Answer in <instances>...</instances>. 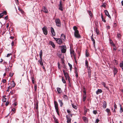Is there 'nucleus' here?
<instances>
[{
  "instance_id": "1",
  "label": "nucleus",
  "mask_w": 123,
  "mask_h": 123,
  "mask_svg": "<svg viewBox=\"0 0 123 123\" xmlns=\"http://www.w3.org/2000/svg\"><path fill=\"white\" fill-rule=\"evenodd\" d=\"M74 30V35L75 37L76 38H80L81 37V36L79 34V32L77 30V28L76 26H74L73 27Z\"/></svg>"
},
{
  "instance_id": "2",
  "label": "nucleus",
  "mask_w": 123,
  "mask_h": 123,
  "mask_svg": "<svg viewBox=\"0 0 123 123\" xmlns=\"http://www.w3.org/2000/svg\"><path fill=\"white\" fill-rule=\"evenodd\" d=\"M54 104L55 105V107L56 111V112L57 114L59 116L60 114L59 111V108L58 107V105L57 102L55 101H54Z\"/></svg>"
},
{
  "instance_id": "3",
  "label": "nucleus",
  "mask_w": 123,
  "mask_h": 123,
  "mask_svg": "<svg viewBox=\"0 0 123 123\" xmlns=\"http://www.w3.org/2000/svg\"><path fill=\"white\" fill-rule=\"evenodd\" d=\"M55 21L56 23V25L58 27H60L61 26V23L60 19L59 18L56 19L55 20Z\"/></svg>"
},
{
  "instance_id": "4",
  "label": "nucleus",
  "mask_w": 123,
  "mask_h": 123,
  "mask_svg": "<svg viewBox=\"0 0 123 123\" xmlns=\"http://www.w3.org/2000/svg\"><path fill=\"white\" fill-rule=\"evenodd\" d=\"M42 30L44 34L45 35H46L48 34V31L47 27L45 26L42 28Z\"/></svg>"
},
{
  "instance_id": "5",
  "label": "nucleus",
  "mask_w": 123,
  "mask_h": 123,
  "mask_svg": "<svg viewBox=\"0 0 123 123\" xmlns=\"http://www.w3.org/2000/svg\"><path fill=\"white\" fill-rule=\"evenodd\" d=\"M61 50L62 52L63 53H65L66 50V48L65 46L63 45L61 46Z\"/></svg>"
},
{
  "instance_id": "6",
  "label": "nucleus",
  "mask_w": 123,
  "mask_h": 123,
  "mask_svg": "<svg viewBox=\"0 0 123 123\" xmlns=\"http://www.w3.org/2000/svg\"><path fill=\"white\" fill-rule=\"evenodd\" d=\"M62 71L66 80L68 79V80H69V77L68 73L67 72H65L64 70H63Z\"/></svg>"
},
{
  "instance_id": "7",
  "label": "nucleus",
  "mask_w": 123,
  "mask_h": 123,
  "mask_svg": "<svg viewBox=\"0 0 123 123\" xmlns=\"http://www.w3.org/2000/svg\"><path fill=\"white\" fill-rule=\"evenodd\" d=\"M70 54L71 55H73L74 58L75 60V62H77V61L76 59V57L74 53V52L73 50H71L70 51Z\"/></svg>"
},
{
  "instance_id": "8",
  "label": "nucleus",
  "mask_w": 123,
  "mask_h": 123,
  "mask_svg": "<svg viewBox=\"0 0 123 123\" xmlns=\"http://www.w3.org/2000/svg\"><path fill=\"white\" fill-rule=\"evenodd\" d=\"M54 39H55L56 41L57 42V43H58L60 44L62 43V41L61 39L55 38V37H54Z\"/></svg>"
},
{
  "instance_id": "9",
  "label": "nucleus",
  "mask_w": 123,
  "mask_h": 123,
  "mask_svg": "<svg viewBox=\"0 0 123 123\" xmlns=\"http://www.w3.org/2000/svg\"><path fill=\"white\" fill-rule=\"evenodd\" d=\"M43 52L42 50H41L40 51L39 55L40 59L39 60L38 62H42V56Z\"/></svg>"
},
{
  "instance_id": "10",
  "label": "nucleus",
  "mask_w": 123,
  "mask_h": 123,
  "mask_svg": "<svg viewBox=\"0 0 123 123\" xmlns=\"http://www.w3.org/2000/svg\"><path fill=\"white\" fill-rule=\"evenodd\" d=\"M66 118L67 120V123H71V118L70 117L68 116H66Z\"/></svg>"
},
{
  "instance_id": "11",
  "label": "nucleus",
  "mask_w": 123,
  "mask_h": 123,
  "mask_svg": "<svg viewBox=\"0 0 123 123\" xmlns=\"http://www.w3.org/2000/svg\"><path fill=\"white\" fill-rule=\"evenodd\" d=\"M106 111L107 113L108 116H109L111 115V112L110 109L108 108H107L106 110Z\"/></svg>"
},
{
  "instance_id": "12",
  "label": "nucleus",
  "mask_w": 123,
  "mask_h": 123,
  "mask_svg": "<svg viewBox=\"0 0 123 123\" xmlns=\"http://www.w3.org/2000/svg\"><path fill=\"white\" fill-rule=\"evenodd\" d=\"M83 120L86 123H87L88 119L86 117H82Z\"/></svg>"
},
{
  "instance_id": "13",
  "label": "nucleus",
  "mask_w": 123,
  "mask_h": 123,
  "mask_svg": "<svg viewBox=\"0 0 123 123\" xmlns=\"http://www.w3.org/2000/svg\"><path fill=\"white\" fill-rule=\"evenodd\" d=\"M107 106V104L106 102L105 101H104L103 103V107L105 109L106 108Z\"/></svg>"
},
{
  "instance_id": "14",
  "label": "nucleus",
  "mask_w": 123,
  "mask_h": 123,
  "mask_svg": "<svg viewBox=\"0 0 123 123\" xmlns=\"http://www.w3.org/2000/svg\"><path fill=\"white\" fill-rule=\"evenodd\" d=\"M105 15L108 16L109 18H111V16L109 14L108 12V11L107 10H105Z\"/></svg>"
},
{
  "instance_id": "15",
  "label": "nucleus",
  "mask_w": 123,
  "mask_h": 123,
  "mask_svg": "<svg viewBox=\"0 0 123 123\" xmlns=\"http://www.w3.org/2000/svg\"><path fill=\"white\" fill-rule=\"evenodd\" d=\"M51 32L52 34L54 36H55V34L54 29L52 27L51 28Z\"/></svg>"
},
{
  "instance_id": "16",
  "label": "nucleus",
  "mask_w": 123,
  "mask_h": 123,
  "mask_svg": "<svg viewBox=\"0 0 123 123\" xmlns=\"http://www.w3.org/2000/svg\"><path fill=\"white\" fill-rule=\"evenodd\" d=\"M58 6L59 7V9L61 11H62L63 10L62 8V4L61 3V1L60 2V4Z\"/></svg>"
},
{
  "instance_id": "17",
  "label": "nucleus",
  "mask_w": 123,
  "mask_h": 123,
  "mask_svg": "<svg viewBox=\"0 0 123 123\" xmlns=\"http://www.w3.org/2000/svg\"><path fill=\"white\" fill-rule=\"evenodd\" d=\"M61 38L63 40H65V38L66 37L64 34H62L61 35Z\"/></svg>"
},
{
  "instance_id": "18",
  "label": "nucleus",
  "mask_w": 123,
  "mask_h": 123,
  "mask_svg": "<svg viewBox=\"0 0 123 123\" xmlns=\"http://www.w3.org/2000/svg\"><path fill=\"white\" fill-rule=\"evenodd\" d=\"M43 11L44 12L47 13L48 12V11L47 9L45 7H44L43 8Z\"/></svg>"
},
{
  "instance_id": "19",
  "label": "nucleus",
  "mask_w": 123,
  "mask_h": 123,
  "mask_svg": "<svg viewBox=\"0 0 123 123\" xmlns=\"http://www.w3.org/2000/svg\"><path fill=\"white\" fill-rule=\"evenodd\" d=\"M91 37V40L92 41L93 45H94V46L95 47V42L94 39L93 38V35H92V36Z\"/></svg>"
},
{
  "instance_id": "20",
  "label": "nucleus",
  "mask_w": 123,
  "mask_h": 123,
  "mask_svg": "<svg viewBox=\"0 0 123 123\" xmlns=\"http://www.w3.org/2000/svg\"><path fill=\"white\" fill-rule=\"evenodd\" d=\"M57 90L58 93H60L62 92V90L60 88L57 87Z\"/></svg>"
},
{
  "instance_id": "21",
  "label": "nucleus",
  "mask_w": 123,
  "mask_h": 123,
  "mask_svg": "<svg viewBox=\"0 0 123 123\" xmlns=\"http://www.w3.org/2000/svg\"><path fill=\"white\" fill-rule=\"evenodd\" d=\"M75 73L76 74V77H77L78 76V72L77 71V68H75Z\"/></svg>"
},
{
  "instance_id": "22",
  "label": "nucleus",
  "mask_w": 123,
  "mask_h": 123,
  "mask_svg": "<svg viewBox=\"0 0 123 123\" xmlns=\"http://www.w3.org/2000/svg\"><path fill=\"white\" fill-rule=\"evenodd\" d=\"M102 92V91L101 89H98L96 92V93L97 94H99L101 93Z\"/></svg>"
},
{
  "instance_id": "23",
  "label": "nucleus",
  "mask_w": 123,
  "mask_h": 123,
  "mask_svg": "<svg viewBox=\"0 0 123 123\" xmlns=\"http://www.w3.org/2000/svg\"><path fill=\"white\" fill-rule=\"evenodd\" d=\"M58 102L60 104V106L61 107H62L63 105V103L62 102V101L61 100L59 99Z\"/></svg>"
},
{
  "instance_id": "24",
  "label": "nucleus",
  "mask_w": 123,
  "mask_h": 123,
  "mask_svg": "<svg viewBox=\"0 0 123 123\" xmlns=\"http://www.w3.org/2000/svg\"><path fill=\"white\" fill-rule=\"evenodd\" d=\"M11 87H12V88L14 87L15 85V83L14 81H13L12 83H11Z\"/></svg>"
},
{
  "instance_id": "25",
  "label": "nucleus",
  "mask_w": 123,
  "mask_h": 123,
  "mask_svg": "<svg viewBox=\"0 0 123 123\" xmlns=\"http://www.w3.org/2000/svg\"><path fill=\"white\" fill-rule=\"evenodd\" d=\"M114 110H113V112H116L115 110L116 109H117V105H116V104L115 103H114Z\"/></svg>"
},
{
  "instance_id": "26",
  "label": "nucleus",
  "mask_w": 123,
  "mask_h": 123,
  "mask_svg": "<svg viewBox=\"0 0 123 123\" xmlns=\"http://www.w3.org/2000/svg\"><path fill=\"white\" fill-rule=\"evenodd\" d=\"M117 70L116 68H115L114 70V75L117 74Z\"/></svg>"
},
{
  "instance_id": "27",
  "label": "nucleus",
  "mask_w": 123,
  "mask_h": 123,
  "mask_svg": "<svg viewBox=\"0 0 123 123\" xmlns=\"http://www.w3.org/2000/svg\"><path fill=\"white\" fill-rule=\"evenodd\" d=\"M88 13H89V15L91 17H92V12H91L90 11H88Z\"/></svg>"
},
{
  "instance_id": "28",
  "label": "nucleus",
  "mask_w": 123,
  "mask_h": 123,
  "mask_svg": "<svg viewBox=\"0 0 123 123\" xmlns=\"http://www.w3.org/2000/svg\"><path fill=\"white\" fill-rule=\"evenodd\" d=\"M62 66L63 67V68L64 69H66V65L64 63V62H62Z\"/></svg>"
},
{
  "instance_id": "29",
  "label": "nucleus",
  "mask_w": 123,
  "mask_h": 123,
  "mask_svg": "<svg viewBox=\"0 0 123 123\" xmlns=\"http://www.w3.org/2000/svg\"><path fill=\"white\" fill-rule=\"evenodd\" d=\"M95 31L97 35L99 34V32L97 28H96L95 29Z\"/></svg>"
},
{
  "instance_id": "30",
  "label": "nucleus",
  "mask_w": 123,
  "mask_h": 123,
  "mask_svg": "<svg viewBox=\"0 0 123 123\" xmlns=\"http://www.w3.org/2000/svg\"><path fill=\"white\" fill-rule=\"evenodd\" d=\"M103 85L104 87H105V88L107 89L108 88V87H107L106 86V84L104 82H102L101 83Z\"/></svg>"
},
{
  "instance_id": "31",
  "label": "nucleus",
  "mask_w": 123,
  "mask_h": 123,
  "mask_svg": "<svg viewBox=\"0 0 123 123\" xmlns=\"http://www.w3.org/2000/svg\"><path fill=\"white\" fill-rule=\"evenodd\" d=\"M38 102L37 101L36 102V105H35L36 108L37 109L38 108Z\"/></svg>"
},
{
  "instance_id": "32",
  "label": "nucleus",
  "mask_w": 123,
  "mask_h": 123,
  "mask_svg": "<svg viewBox=\"0 0 123 123\" xmlns=\"http://www.w3.org/2000/svg\"><path fill=\"white\" fill-rule=\"evenodd\" d=\"M101 18L102 19V21H103L104 22H106V20L104 19V18H103V16L102 15V14L101 13Z\"/></svg>"
},
{
  "instance_id": "33",
  "label": "nucleus",
  "mask_w": 123,
  "mask_h": 123,
  "mask_svg": "<svg viewBox=\"0 0 123 123\" xmlns=\"http://www.w3.org/2000/svg\"><path fill=\"white\" fill-rule=\"evenodd\" d=\"M72 107L75 109H77V107L76 105H74V104H72Z\"/></svg>"
},
{
  "instance_id": "34",
  "label": "nucleus",
  "mask_w": 123,
  "mask_h": 123,
  "mask_svg": "<svg viewBox=\"0 0 123 123\" xmlns=\"http://www.w3.org/2000/svg\"><path fill=\"white\" fill-rule=\"evenodd\" d=\"M63 97L64 99L66 100H67L68 98V97L65 95H64Z\"/></svg>"
},
{
  "instance_id": "35",
  "label": "nucleus",
  "mask_w": 123,
  "mask_h": 123,
  "mask_svg": "<svg viewBox=\"0 0 123 123\" xmlns=\"http://www.w3.org/2000/svg\"><path fill=\"white\" fill-rule=\"evenodd\" d=\"M120 67L122 68L123 70V62L120 64Z\"/></svg>"
},
{
  "instance_id": "36",
  "label": "nucleus",
  "mask_w": 123,
  "mask_h": 123,
  "mask_svg": "<svg viewBox=\"0 0 123 123\" xmlns=\"http://www.w3.org/2000/svg\"><path fill=\"white\" fill-rule=\"evenodd\" d=\"M86 98V95H83V100L84 101H85Z\"/></svg>"
},
{
  "instance_id": "37",
  "label": "nucleus",
  "mask_w": 123,
  "mask_h": 123,
  "mask_svg": "<svg viewBox=\"0 0 123 123\" xmlns=\"http://www.w3.org/2000/svg\"><path fill=\"white\" fill-rule=\"evenodd\" d=\"M120 113H122L123 112V109L122 107H121V105H120Z\"/></svg>"
},
{
  "instance_id": "38",
  "label": "nucleus",
  "mask_w": 123,
  "mask_h": 123,
  "mask_svg": "<svg viewBox=\"0 0 123 123\" xmlns=\"http://www.w3.org/2000/svg\"><path fill=\"white\" fill-rule=\"evenodd\" d=\"M50 43H51V45L52 46L53 48L55 47V45L51 41V42H50Z\"/></svg>"
},
{
  "instance_id": "39",
  "label": "nucleus",
  "mask_w": 123,
  "mask_h": 123,
  "mask_svg": "<svg viewBox=\"0 0 123 123\" xmlns=\"http://www.w3.org/2000/svg\"><path fill=\"white\" fill-rule=\"evenodd\" d=\"M62 82L64 83L65 84L66 83V81H65V80H64V78L63 77H62Z\"/></svg>"
},
{
  "instance_id": "40",
  "label": "nucleus",
  "mask_w": 123,
  "mask_h": 123,
  "mask_svg": "<svg viewBox=\"0 0 123 123\" xmlns=\"http://www.w3.org/2000/svg\"><path fill=\"white\" fill-rule=\"evenodd\" d=\"M84 110V115H85V116L86 115V113H87V110Z\"/></svg>"
},
{
  "instance_id": "41",
  "label": "nucleus",
  "mask_w": 123,
  "mask_h": 123,
  "mask_svg": "<svg viewBox=\"0 0 123 123\" xmlns=\"http://www.w3.org/2000/svg\"><path fill=\"white\" fill-rule=\"evenodd\" d=\"M117 37L118 38H119L121 37V34L120 33H118L117 34Z\"/></svg>"
},
{
  "instance_id": "42",
  "label": "nucleus",
  "mask_w": 123,
  "mask_h": 123,
  "mask_svg": "<svg viewBox=\"0 0 123 123\" xmlns=\"http://www.w3.org/2000/svg\"><path fill=\"white\" fill-rule=\"evenodd\" d=\"M88 73L89 77H90L91 74V71H88Z\"/></svg>"
},
{
  "instance_id": "43",
  "label": "nucleus",
  "mask_w": 123,
  "mask_h": 123,
  "mask_svg": "<svg viewBox=\"0 0 123 123\" xmlns=\"http://www.w3.org/2000/svg\"><path fill=\"white\" fill-rule=\"evenodd\" d=\"M68 64L69 65V67H70V71H71V69H72V65L71 64H70L69 63H68Z\"/></svg>"
},
{
  "instance_id": "44",
  "label": "nucleus",
  "mask_w": 123,
  "mask_h": 123,
  "mask_svg": "<svg viewBox=\"0 0 123 123\" xmlns=\"http://www.w3.org/2000/svg\"><path fill=\"white\" fill-rule=\"evenodd\" d=\"M93 113L95 115H96L97 113V112L96 110H94L93 111Z\"/></svg>"
},
{
  "instance_id": "45",
  "label": "nucleus",
  "mask_w": 123,
  "mask_h": 123,
  "mask_svg": "<svg viewBox=\"0 0 123 123\" xmlns=\"http://www.w3.org/2000/svg\"><path fill=\"white\" fill-rule=\"evenodd\" d=\"M34 90L35 91H36L37 90V85H35L34 86Z\"/></svg>"
},
{
  "instance_id": "46",
  "label": "nucleus",
  "mask_w": 123,
  "mask_h": 123,
  "mask_svg": "<svg viewBox=\"0 0 123 123\" xmlns=\"http://www.w3.org/2000/svg\"><path fill=\"white\" fill-rule=\"evenodd\" d=\"M99 121V119L98 118V119H96L95 121V123H98V122Z\"/></svg>"
},
{
  "instance_id": "47",
  "label": "nucleus",
  "mask_w": 123,
  "mask_h": 123,
  "mask_svg": "<svg viewBox=\"0 0 123 123\" xmlns=\"http://www.w3.org/2000/svg\"><path fill=\"white\" fill-rule=\"evenodd\" d=\"M58 68L59 69H60L61 68L60 67V64L59 63V62H58Z\"/></svg>"
},
{
  "instance_id": "48",
  "label": "nucleus",
  "mask_w": 123,
  "mask_h": 123,
  "mask_svg": "<svg viewBox=\"0 0 123 123\" xmlns=\"http://www.w3.org/2000/svg\"><path fill=\"white\" fill-rule=\"evenodd\" d=\"M87 68L88 69V71H91V68L90 67H87Z\"/></svg>"
},
{
  "instance_id": "49",
  "label": "nucleus",
  "mask_w": 123,
  "mask_h": 123,
  "mask_svg": "<svg viewBox=\"0 0 123 123\" xmlns=\"http://www.w3.org/2000/svg\"><path fill=\"white\" fill-rule=\"evenodd\" d=\"M12 55V54L11 53L8 54L7 55V57H8L10 56L11 55Z\"/></svg>"
},
{
  "instance_id": "50",
  "label": "nucleus",
  "mask_w": 123,
  "mask_h": 123,
  "mask_svg": "<svg viewBox=\"0 0 123 123\" xmlns=\"http://www.w3.org/2000/svg\"><path fill=\"white\" fill-rule=\"evenodd\" d=\"M9 103V102L8 101H7L6 102V106H7L8 105Z\"/></svg>"
},
{
  "instance_id": "51",
  "label": "nucleus",
  "mask_w": 123,
  "mask_h": 123,
  "mask_svg": "<svg viewBox=\"0 0 123 123\" xmlns=\"http://www.w3.org/2000/svg\"><path fill=\"white\" fill-rule=\"evenodd\" d=\"M55 123H59L57 119H55L54 120Z\"/></svg>"
},
{
  "instance_id": "52",
  "label": "nucleus",
  "mask_w": 123,
  "mask_h": 123,
  "mask_svg": "<svg viewBox=\"0 0 123 123\" xmlns=\"http://www.w3.org/2000/svg\"><path fill=\"white\" fill-rule=\"evenodd\" d=\"M2 82L3 83H4L6 82V79H3L2 80Z\"/></svg>"
},
{
  "instance_id": "53",
  "label": "nucleus",
  "mask_w": 123,
  "mask_h": 123,
  "mask_svg": "<svg viewBox=\"0 0 123 123\" xmlns=\"http://www.w3.org/2000/svg\"><path fill=\"white\" fill-rule=\"evenodd\" d=\"M2 13H3V14L6 15V11H4Z\"/></svg>"
},
{
  "instance_id": "54",
  "label": "nucleus",
  "mask_w": 123,
  "mask_h": 123,
  "mask_svg": "<svg viewBox=\"0 0 123 123\" xmlns=\"http://www.w3.org/2000/svg\"><path fill=\"white\" fill-rule=\"evenodd\" d=\"M40 65L43 66V62H39Z\"/></svg>"
},
{
  "instance_id": "55",
  "label": "nucleus",
  "mask_w": 123,
  "mask_h": 123,
  "mask_svg": "<svg viewBox=\"0 0 123 123\" xmlns=\"http://www.w3.org/2000/svg\"><path fill=\"white\" fill-rule=\"evenodd\" d=\"M3 15V13H0V18H2Z\"/></svg>"
},
{
  "instance_id": "56",
  "label": "nucleus",
  "mask_w": 123,
  "mask_h": 123,
  "mask_svg": "<svg viewBox=\"0 0 123 123\" xmlns=\"http://www.w3.org/2000/svg\"><path fill=\"white\" fill-rule=\"evenodd\" d=\"M83 93H84L83 95H86V91L85 90H84L83 91Z\"/></svg>"
},
{
  "instance_id": "57",
  "label": "nucleus",
  "mask_w": 123,
  "mask_h": 123,
  "mask_svg": "<svg viewBox=\"0 0 123 123\" xmlns=\"http://www.w3.org/2000/svg\"><path fill=\"white\" fill-rule=\"evenodd\" d=\"M67 112L69 114H70L71 113V111L69 110H67Z\"/></svg>"
},
{
  "instance_id": "58",
  "label": "nucleus",
  "mask_w": 123,
  "mask_h": 123,
  "mask_svg": "<svg viewBox=\"0 0 123 123\" xmlns=\"http://www.w3.org/2000/svg\"><path fill=\"white\" fill-rule=\"evenodd\" d=\"M13 73H10V74L9 75L11 77H12L13 75Z\"/></svg>"
},
{
  "instance_id": "59",
  "label": "nucleus",
  "mask_w": 123,
  "mask_h": 123,
  "mask_svg": "<svg viewBox=\"0 0 123 123\" xmlns=\"http://www.w3.org/2000/svg\"><path fill=\"white\" fill-rule=\"evenodd\" d=\"M15 110H16L14 108H13L12 109V111L14 112H15Z\"/></svg>"
},
{
  "instance_id": "60",
  "label": "nucleus",
  "mask_w": 123,
  "mask_h": 123,
  "mask_svg": "<svg viewBox=\"0 0 123 123\" xmlns=\"http://www.w3.org/2000/svg\"><path fill=\"white\" fill-rule=\"evenodd\" d=\"M101 6L102 7H105L106 6V5L105 4H103Z\"/></svg>"
},
{
  "instance_id": "61",
  "label": "nucleus",
  "mask_w": 123,
  "mask_h": 123,
  "mask_svg": "<svg viewBox=\"0 0 123 123\" xmlns=\"http://www.w3.org/2000/svg\"><path fill=\"white\" fill-rule=\"evenodd\" d=\"M88 62H86V65L87 67H88Z\"/></svg>"
},
{
  "instance_id": "62",
  "label": "nucleus",
  "mask_w": 123,
  "mask_h": 123,
  "mask_svg": "<svg viewBox=\"0 0 123 123\" xmlns=\"http://www.w3.org/2000/svg\"><path fill=\"white\" fill-rule=\"evenodd\" d=\"M110 43L111 44H112L113 43L112 41L111 40H110Z\"/></svg>"
},
{
  "instance_id": "63",
  "label": "nucleus",
  "mask_w": 123,
  "mask_h": 123,
  "mask_svg": "<svg viewBox=\"0 0 123 123\" xmlns=\"http://www.w3.org/2000/svg\"><path fill=\"white\" fill-rule=\"evenodd\" d=\"M86 56L87 57L89 56V54L88 53L86 52Z\"/></svg>"
},
{
  "instance_id": "64",
  "label": "nucleus",
  "mask_w": 123,
  "mask_h": 123,
  "mask_svg": "<svg viewBox=\"0 0 123 123\" xmlns=\"http://www.w3.org/2000/svg\"><path fill=\"white\" fill-rule=\"evenodd\" d=\"M14 42L13 41H12L11 43V45L12 46H13L14 45Z\"/></svg>"
}]
</instances>
